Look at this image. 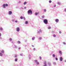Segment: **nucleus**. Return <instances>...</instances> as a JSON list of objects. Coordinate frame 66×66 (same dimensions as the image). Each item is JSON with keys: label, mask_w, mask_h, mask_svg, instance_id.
<instances>
[{"label": "nucleus", "mask_w": 66, "mask_h": 66, "mask_svg": "<svg viewBox=\"0 0 66 66\" xmlns=\"http://www.w3.org/2000/svg\"><path fill=\"white\" fill-rule=\"evenodd\" d=\"M30 14H32V11L31 10H29L28 11V15H30Z\"/></svg>", "instance_id": "1"}, {"label": "nucleus", "mask_w": 66, "mask_h": 66, "mask_svg": "<svg viewBox=\"0 0 66 66\" xmlns=\"http://www.w3.org/2000/svg\"><path fill=\"white\" fill-rule=\"evenodd\" d=\"M44 22L45 24H47L48 23V20L46 19H45L44 20Z\"/></svg>", "instance_id": "2"}, {"label": "nucleus", "mask_w": 66, "mask_h": 66, "mask_svg": "<svg viewBox=\"0 0 66 66\" xmlns=\"http://www.w3.org/2000/svg\"><path fill=\"white\" fill-rule=\"evenodd\" d=\"M34 61L35 63H36L37 65H39V62H38L37 60H34Z\"/></svg>", "instance_id": "3"}, {"label": "nucleus", "mask_w": 66, "mask_h": 66, "mask_svg": "<svg viewBox=\"0 0 66 66\" xmlns=\"http://www.w3.org/2000/svg\"><path fill=\"white\" fill-rule=\"evenodd\" d=\"M42 30L41 29H39V31H38L37 33L38 34L40 33H42Z\"/></svg>", "instance_id": "4"}, {"label": "nucleus", "mask_w": 66, "mask_h": 66, "mask_svg": "<svg viewBox=\"0 0 66 66\" xmlns=\"http://www.w3.org/2000/svg\"><path fill=\"white\" fill-rule=\"evenodd\" d=\"M16 30L17 32H19V31H20V28H19V27H17L16 28Z\"/></svg>", "instance_id": "5"}, {"label": "nucleus", "mask_w": 66, "mask_h": 66, "mask_svg": "<svg viewBox=\"0 0 66 66\" xmlns=\"http://www.w3.org/2000/svg\"><path fill=\"white\" fill-rule=\"evenodd\" d=\"M44 65L43 66H47V64L46 63V61H45L44 62Z\"/></svg>", "instance_id": "6"}, {"label": "nucleus", "mask_w": 66, "mask_h": 66, "mask_svg": "<svg viewBox=\"0 0 66 66\" xmlns=\"http://www.w3.org/2000/svg\"><path fill=\"white\" fill-rule=\"evenodd\" d=\"M60 62H62L63 61V58L62 57H60Z\"/></svg>", "instance_id": "7"}, {"label": "nucleus", "mask_w": 66, "mask_h": 66, "mask_svg": "<svg viewBox=\"0 0 66 66\" xmlns=\"http://www.w3.org/2000/svg\"><path fill=\"white\" fill-rule=\"evenodd\" d=\"M3 7L4 8H5L6 7H5V4H4L3 5Z\"/></svg>", "instance_id": "8"}, {"label": "nucleus", "mask_w": 66, "mask_h": 66, "mask_svg": "<svg viewBox=\"0 0 66 66\" xmlns=\"http://www.w3.org/2000/svg\"><path fill=\"white\" fill-rule=\"evenodd\" d=\"M59 19H55V22H59Z\"/></svg>", "instance_id": "9"}, {"label": "nucleus", "mask_w": 66, "mask_h": 66, "mask_svg": "<svg viewBox=\"0 0 66 66\" xmlns=\"http://www.w3.org/2000/svg\"><path fill=\"white\" fill-rule=\"evenodd\" d=\"M12 14V11H10L9 12V15H11Z\"/></svg>", "instance_id": "10"}, {"label": "nucleus", "mask_w": 66, "mask_h": 66, "mask_svg": "<svg viewBox=\"0 0 66 66\" xmlns=\"http://www.w3.org/2000/svg\"><path fill=\"white\" fill-rule=\"evenodd\" d=\"M28 57L29 59H31V55H30L29 54Z\"/></svg>", "instance_id": "11"}, {"label": "nucleus", "mask_w": 66, "mask_h": 66, "mask_svg": "<svg viewBox=\"0 0 66 66\" xmlns=\"http://www.w3.org/2000/svg\"><path fill=\"white\" fill-rule=\"evenodd\" d=\"M38 14H39V12L36 13H35V15H36V16H37V15H38Z\"/></svg>", "instance_id": "12"}, {"label": "nucleus", "mask_w": 66, "mask_h": 66, "mask_svg": "<svg viewBox=\"0 0 66 66\" xmlns=\"http://www.w3.org/2000/svg\"><path fill=\"white\" fill-rule=\"evenodd\" d=\"M0 56H3V54L2 53H0Z\"/></svg>", "instance_id": "13"}, {"label": "nucleus", "mask_w": 66, "mask_h": 66, "mask_svg": "<svg viewBox=\"0 0 66 66\" xmlns=\"http://www.w3.org/2000/svg\"><path fill=\"white\" fill-rule=\"evenodd\" d=\"M27 2H25L23 4H24V5H26V4H27Z\"/></svg>", "instance_id": "14"}, {"label": "nucleus", "mask_w": 66, "mask_h": 66, "mask_svg": "<svg viewBox=\"0 0 66 66\" xmlns=\"http://www.w3.org/2000/svg\"><path fill=\"white\" fill-rule=\"evenodd\" d=\"M59 52L60 54H61L62 53V51H60Z\"/></svg>", "instance_id": "15"}, {"label": "nucleus", "mask_w": 66, "mask_h": 66, "mask_svg": "<svg viewBox=\"0 0 66 66\" xmlns=\"http://www.w3.org/2000/svg\"><path fill=\"white\" fill-rule=\"evenodd\" d=\"M1 52L2 53H4V50H2L1 51Z\"/></svg>", "instance_id": "16"}, {"label": "nucleus", "mask_w": 66, "mask_h": 66, "mask_svg": "<svg viewBox=\"0 0 66 66\" xmlns=\"http://www.w3.org/2000/svg\"><path fill=\"white\" fill-rule=\"evenodd\" d=\"M35 39V38L34 37H33L32 38V40H34Z\"/></svg>", "instance_id": "17"}, {"label": "nucleus", "mask_w": 66, "mask_h": 66, "mask_svg": "<svg viewBox=\"0 0 66 66\" xmlns=\"http://www.w3.org/2000/svg\"><path fill=\"white\" fill-rule=\"evenodd\" d=\"M25 24H27L28 23V21H26L25 23Z\"/></svg>", "instance_id": "18"}, {"label": "nucleus", "mask_w": 66, "mask_h": 66, "mask_svg": "<svg viewBox=\"0 0 66 66\" xmlns=\"http://www.w3.org/2000/svg\"><path fill=\"white\" fill-rule=\"evenodd\" d=\"M48 64L49 66H51V63L50 62H48Z\"/></svg>", "instance_id": "19"}, {"label": "nucleus", "mask_w": 66, "mask_h": 66, "mask_svg": "<svg viewBox=\"0 0 66 66\" xmlns=\"http://www.w3.org/2000/svg\"><path fill=\"white\" fill-rule=\"evenodd\" d=\"M53 64H54L55 65H56V63L55 62H53Z\"/></svg>", "instance_id": "20"}, {"label": "nucleus", "mask_w": 66, "mask_h": 66, "mask_svg": "<svg viewBox=\"0 0 66 66\" xmlns=\"http://www.w3.org/2000/svg\"><path fill=\"white\" fill-rule=\"evenodd\" d=\"M52 56L53 57H54L55 56V55L54 54H53L52 55Z\"/></svg>", "instance_id": "21"}, {"label": "nucleus", "mask_w": 66, "mask_h": 66, "mask_svg": "<svg viewBox=\"0 0 66 66\" xmlns=\"http://www.w3.org/2000/svg\"><path fill=\"white\" fill-rule=\"evenodd\" d=\"M0 30L1 31H2V30H3V28H0Z\"/></svg>", "instance_id": "22"}, {"label": "nucleus", "mask_w": 66, "mask_h": 66, "mask_svg": "<svg viewBox=\"0 0 66 66\" xmlns=\"http://www.w3.org/2000/svg\"><path fill=\"white\" fill-rule=\"evenodd\" d=\"M57 4H59V5H60V4H61V3L60 2H58L57 3Z\"/></svg>", "instance_id": "23"}, {"label": "nucleus", "mask_w": 66, "mask_h": 66, "mask_svg": "<svg viewBox=\"0 0 66 66\" xmlns=\"http://www.w3.org/2000/svg\"><path fill=\"white\" fill-rule=\"evenodd\" d=\"M42 39V37H39V40H40Z\"/></svg>", "instance_id": "24"}, {"label": "nucleus", "mask_w": 66, "mask_h": 66, "mask_svg": "<svg viewBox=\"0 0 66 66\" xmlns=\"http://www.w3.org/2000/svg\"><path fill=\"white\" fill-rule=\"evenodd\" d=\"M53 36L54 37H56V35L55 34L53 35Z\"/></svg>", "instance_id": "25"}, {"label": "nucleus", "mask_w": 66, "mask_h": 66, "mask_svg": "<svg viewBox=\"0 0 66 66\" xmlns=\"http://www.w3.org/2000/svg\"><path fill=\"white\" fill-rule=\"evenodd\" d=\"M9 40H10V41H12V39L11 38H10L9 39Z\"/></svg>", "instance_id": "26"}, {"label": "nucleus", "mask_w": 66, "mask_h": 66, "mask_svg": "<svg viewBox=\"0 0 66 66\" xmlns=\"http://www.w3.org/2000/svg\"><path fill=\"white\" fill-rule=\"evenodd\" d=\"M15 62H17V59H15Z\"/></svg>", "instance_id": "27"}, {"label": "nucleus", "mask_w": 66, "mask_h": 66, "mask_svg": "<svg viewBox=\"0 0 66 66\" xmlns=\"http://www.w3.org/2000/svg\"><path fill=\"white\" fill-rule=\"evenodd\" d=\"M34 51H35L36 50V49L35 48H34L33 49Z\"/></svg>", "instance_id": "28"}, {"label": "nucleus", "mask_w": 66, "mask_h": 66, "mask_svg": "<svg viewBox=\"0 0 66 66\" xmlns=\"http://www.w3.org/2000/svg\"><path fill=\"white\" fill-rule=\"evenodd\" d=\"M49 3H51V2H52V1H51V0H50L49 1Z\"/></svg>", "instance_id": "29"}, {"label": "nucleus", "mask_w": 66, "mask_h": 66, "mask_svg": "<svg viewBox=\"0 0 66 66\" xmlns=\"http://www.w3.org/2000/svg\"><path fill=\"white\" fill-rule=\"evenodd\" d=\"M5 6H8V4H5Z\"/></svg>", "instance_id": "30"}, {"label": "nucleus", "mask_w": 66, "mask_h": 66, "mask_svg": "<svg viewBox=\"0 0 66 66\" xmlns=\"http://www.w3.org/2000/svg\"><path fill=\"white\" fill-rule=\"evenodd\" d=\"M18 44H20V42L19 41H18Z\"/></svg>", "instance_id": "31"}, {"label": "nucleus", "mask_w": 66, "mask_h": 66, "mask_svg": "<svg viewBox=\"0 0 66 66\" xmlns=\"http://www.w3.org/2000/svg\"><path fill=\"white\" fill-rule=\"evenodd\" d=\"M19 3H21V1H19L18 2Z\"/></svg>", "instance_id": "32"}, {"label": "nucleus", "mask_w": 66, "mask_h": 66, "mask_svg": "<svg viewBox=\"0 0 66 66\" xmlns=\"http://www.w3.org/2000/svg\"><path fill=\"white\" fill-rule=\"evenodd\" d=\"M44 12H46V9H44Z\"/></svg>", "instance_id": "33"}, {"label": "nucleus", "mask_w": 66, "mask_h": 66, "mask_svg": "<svg viewBox=\"0 0 66 66\" xmlns=\"http://www.w3.org/2000/svg\"><path fill=\"white\" fill-rule=\"evenodd\" d=\"M44 17H45V16H42V18H44Z\"/></svg>", "instance_id": "34"}, {"label": "nucleus", "mask_w": 66, "mask_h": 66, "mask_svg": "<svg viewBox=\"0 0 66 66\" xmlns=\"http://www.w3.org/2000/svg\"><path fill=\"white\" fill-rule=\"evenodd\" d=\"M20 56H22V55H23V54H20Z\"/></svg>", "instance_id": "35"}, {"label": "nucleus", "mask_w": 66, "mask_h": 66, "mask_svg": "<svg viewBox=\"0 0 66 66\" xmlns=\"http://www.w3.org/2000/svg\"><path fill=\"white\" fill-rule=\"evenodd\" d=\"M12 22H14V19H13L12 20Z\"/></svg>", "instance_id": "36"}, {"label": "nucleus", "mask_w": 66, "mask_h": 66, "mask_svg": "<svg viewBox=\"0 0 66 66\" xmlns=\"http://www.w3.org/2000/svg\"><path fill=\"white\" fill-rule=\"evenodd\" d=\"M23 17L22 16H21L20 17V19H23Z\"/></svg>", "instance_id": "37"}, {"label": "nucleus", "mask_w": 66, "mask_h": 66, "mask_svg": "<svg viewBox=\"0 0 66 66\" xmlns=\"http://www.w3.org/2000/svg\"><path fill=\"white\" fill-rule=\"evenodd\" d=\"M48 29H51V27H48Z\"/></svg>", "instance_id": "38"}, {"label": "nucleus", "mask_w": 66, "mask_h": 66, "mask_svg": "<svg viewBox=\"0 0 66 66\" xmlns=\"http://www.w3.org/2000/svg\"><path fill=\"white\" fill-rule=\"evenodd\" d=\"M39 58L40 60H42V57L41 56H40Z\"/></svg>", "instance_id": "39"}, {"label": "nucleus", "mask_w": 66, "mask_h": 66, "mask_svg": "<svg viewBox=\"0 0 66 66\" xmlns=\"http://www.w3.org/2000/svg\"><path fill=\"white\" fill-rule=\"evenodd\" d=\"M63 44L64 45H66V43L65 42H63Z\"/></svg>", "instance_id": "40"}, {"label": "nucleus", "mask_w": 66, "mask_h": 66, "mask_svg": "<svg viewBox=\"0 0 66 66\" xmlns=\"http://www.w3.org/2000/svg\"><path fill=\"white\" fill-rule=\"evenodd\" d=\"M23 18L24 20H26V18L25 17H23Z\"/></svg>", "instance_id": "41"}, {"label": "nucleus", "mask_w": 66, "mask_h": 66, "mask_svg": "<svg viewBox=\"0 0 66 66\" xmlns=\"http://www.w3.org/2000/svg\"><path fill=\"white\" fill-rule=\"evenodd\" d=\"M55 60H56V61H57V60H58V59H57V58H55Z\"/></svg>", "instance_id": "42"}, {"label": "nucleus", "mask_w": 66, "mask_h": 66, "mask_svg": "<svg viewBox=\"0 0 66 66\" xmlns=\"http://www.w3.org/2000/svg\"><path fill=\"white\" fill-rule=\"evenodd\" d=\"M59 33L60 34H61L62 33V32L61 31H59Z\"/></svg>", "instance_id": "43"}, {"label": "nucleus", "mask_w": 66, "mask_h": 66, "mask_svg": "<svg viewBox=\"0 0 66 66\" xmlns=\"http://www.w3.org/2000/svg\"><path fill=\"white\" fill-rule=\"evenodd\" d=\"M15 48H17V46L16 45H15Z\"/></svg>", "instance_id": "44"}, {"label": "nucleus", "mask_w": 66, "mask_h": 66, "mask_svg": "<svg viewBox=\"0 0 66 66\" xmlns=\"http://www.w3.org/2000/svg\"><path fill=\"white\" fill-rule=\"evenodd\" d=\"M17 55H16L15 56V57H17Z\"/></svg>", "instance_id": "45"}, {"label": "nucleus", "mask_w": 66, "mask_h": 66, "mask_svg": "<svg viewBox=\"0 0 66 66\" xmlns=\"http://www.w3.org/2000/svg\"><path fill=\"white\" fill-rule=\"evenodd\" d=\"M32 47H34V46L33 45H32Z\"/></svg>", "instance_id": "46"}, {"label": "nucleus", "mask_w": 66, "mask_h": 66, "mask_svg": "<svg viewBox=\"0 0 66 66\" xmlns=\"http://www.w3.org/2000/svg\"><path fill=\"white\" fill-rule=\"evenodd\" d=\"M54 7H56V5H55L54 6Z\"/></svg>", "instance_id": "47"}, {"label": "nucleus", "mask_w": 66, "mask_h": 66, "mask_svg": "<svg viewBox=\"0 0 66 66\" xmlns=\"http://www.w3.org/2000/svg\"><path fill=\"white\" fill-rule=\"evenodd\" d=\"M17 22H18V21L17 20H15V22H16L17 23Z\"/></svg>", "instance_id": "48"}, {"label": "nucleus", "mask_w": 66, "mask_h": 66, "mask_svg": "<svg viewBox=\"0 0 66 66\" xmlns=\"http://www.w3.org/2000/svg\"><path fill=\"white\" fill-rule=\"evenodd\" d=\"M11 43H12V44H14V42H13L12 41V42H11Z\"/></svg>", "instance_id": "49"}, {"label": "nucleus", "mask_w": 66, "mask_h": 66, "mask_svg": "<svg viewBox=\"0 0 66 66\" xmlns=\"http://www.w3.org/2000/svg\"><path fill=\"white\" fill-rule=\"evenodd\" d=\"M64 12H66V9H64Z\"/></svg>", "instance_id": "50"}, {"label": "nucleus", "mask_w": 66, "mask_h": 66, "mask_svg": "<svg viewBox=\"0 0 66 66\" xmlns=\"http://www.w3.org/2000/svg\"><path fill=\"white\" fill-rule=\"evenodd\" d=\"M26 8H27V7H24V9H26Z\"/></svg>", "instance_id": "51"}, {"label": "nucleus", "mask_w": 66, "mask_h": 66, "mask_svg": "<svg viewBox=\"0 0 66 66\" xmlns=\"http://www.w3.org/2000/svg\"><path fill=\"white\" fill-rule=\"evenodd\" d=\"M21 48L20 47H19V49L20 50V49Z\"/></svg>", "instance_id": "52"}, {"label": "nucleus", "mask_w": 66, "mask_h": 66, "mask_svg": "<svg viewBox=\"0 0 66 66\" xmlns=\"http://www.w3.org/2000/svg\"><path fill=\"white\" fill-rule=\"evenodd\" d=\"M1 36V34L0 33V36Z\"/></svg>", "instance_id": "53"}, {"label": "nucleus", "mask_w": 66, "mask_h": 66, "mask_svg": "<svg viewBox=\"0 0 66 66\" xmlns=\"http://www.w3.org/2000/svg\"><path fill=\"white\" fill-rule=\"evenodd\" d=\"M0 39H2V37H0Z\"/></svg>", "instance_id": "54"}, {"label": "nucleus", "mask_w": 66, "mask_h": 66, "mask_svg": "<svg viewBox=\"0 0 66 66\" xmlns=\"http://www.w3.org/2000/svg\"><path fill=\"white\" fill-rule=\"evenodd\" d=\"M64 62H66V60H64Z\"/></svg>", "instance_id": "55"}, {"label": "nucleus", "mask_w": 66, "mask_h": 66, "mask_svg": "<svg viewBox=\"0 0 66 66\" xmlns=\"http://www.w3.org/2000/svg\"><path fill=\"white\" fill-rule=\"evenodd\" d=\"M2 40H3V39H2Z\"/></svg>", "instance_id": "56"}, {"label": "nucleus", "mask_w": 66, "mask_h": 66, "mask_svg": "<svg viewBox=\"0 0 66 66\" xmlns=\"http://www.w3.org/2000/svg\"><path fill=\"white\" fill-rule=\"evenodd\" d=\"M27 46V45H26L25 46V47H26Z\"/></svg>", "instance_id": "57"}, {"label": "nucleus", "mask_w": 66, "mask_h": 66, "mask_svg": "<svg viewBox=\"0 0 66 66\" xmlns=\"http://www.w3.org/2000/svg\"><path fill=\"white\" fill-rule=\"evenodd\" d=\"M1 61L0 60V62H1Z\"/></svg>", "instance_id": "58"}, {"label": "nucleus", "mask_w": 66, "mask_h": 66, "mask_svg": "<svg viewBox=\"0 0 66 66\" xmlns=\"http://www.w3.org/2000/svg\"><path fill=\"white\" fill-rule=\"evenodd\" d=\"M22 9H23V8H22Z\"/></svg>", "instance_id": "59"}]
</instances>
